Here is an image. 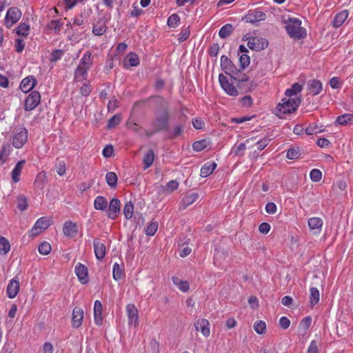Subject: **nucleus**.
<instances>
[{
    "label": "nucleus",
    "instance_id": "39",
    "mask_svg": "<svg viewBox=\"0 0 353 353\" xmlns=\"http://www.w3.org/2000/svg\"><path fill=\"white\" fill-rule=\"evenodd\" d=\"M336 122L340 125H346L348 123H353V114H345L339 116L336 119Z\"/></svg>",
    "mask_w": 353,
    "mask_h": 353
},
{
    "label": "nucleus",
    "instance_id": "5",
    "mask_svg": "<svg viewBox=\"0 0 353 353\" xmlns=\"http://www.w3.org/2000/svg\"><path fill=\"white\" fill-rule=\"evenodd\" d=\"M28 132L25 128L17 130L12 136V143L14 148H21L27 142Z\"/></svg>",
    "mask_w": 353,
    "mask_h": 353
},
{
    "label": "nucleus",
    "instance_id": "63",
    "mask_svg": "<svg viewBox=\"0 0 353 353\" xmlns=\"http://www.w3.org/2000/svg\"><path fill=\"white\" fill-rule=\"evenodd\" d=\"M241 103L243 107L248 108L252 105L253 101L250 95H247L241 98Z\"/></svg>",
    "mask_w": 353,
    "mask_h": 353
},
{
    "label": "nucleus",
    "instance_id": "30",
    "mask_svg": "<svg viewBox=\"0 0 353 353\" xmlns=\"http://www.w3.org/2000/svg\"><path fill=\"white\" fill-rule=\"evenodd\" d=\"M348 17V12L347 10H343L337 13L332 21V24L335 28L340 27Z\"/></svg>",
    "mask_w": 353,
    "mask_h": 353
},
{
    "label": "nucleus",
    "instance_id": "3",
    "mask_svg": "<svg viewBox=\"0 0 353 353\" xmlns=\"http://www.w3.org/2000/svg\"><path fill=\"white\" fill-rule=\"evenodd\" d=\"M300 103L301 99L298 97L284 98L278 104L276 114L279 118H283L285 114L295 112Z\"/></svg>",
    "mask_w": 353,
    "mask_h": 353
},
{
    "label": "nucleus",
    "instance_id": "60",
    "mask_svg": "<svg viewBox=\"0 0 353 353\" xmlns=\"http://www.w3.org/2000/svg\"><path fill=\"white\" fill-rule=\"evenodd\" d=\"M276 205L273 202H269L265 205V211L267 213L274 214L276 212Z\"/></svg>",
    "mask_w": 353,
    "mask_h": 353
},
{
    "label": "nucleus",
    "instance_id": "37",
    "mask_svg": "<svg viewBox=\"0 0 353 353\" xmlns=\"http://www.w3.org/2000/svg\"><path fill=\"white\" fill-rule=\"evenodd\" d=\"M319 291L316 288L312 287L310 290V302L311 305L314 306L319 301Z\"/></svg>",
    "mask_w": 353,
    "mask_h": 353
},
{
    "label": "nucleus",
    "instance_id": "6",
    "mask_svg": "<svg viewBox=\"0 0 353 353\" xmlns=\"http://www.w3.org/2000/svg\"><path fill=\"white\" fill-rule=\"evenodd\" d=\"M22 16L21 11L16 7L8 9L5 17V25L8 28H11L14 24L19 21Z\"/></svg>",
    "mask_w": 353,
    "mask_h": 353
},
{
    "label": "nucleus",
    "instance_id": "20",
    "mask_svg": "<svg viewBox=\"0 0 353 353\" xmlns=\"http://www.w3.org/2000/svg\"><path fill=\"white\" fill-rule=\"evenodd\" d=\"M36 82L37 80L33 76H29L21 81L20 88L23 92L27 93L35 86Z\"/></svg>",
    "mask_w": 353,
    "mask_h": 353
},
{
    "label": "nucleus",
    "instance_id": "7",
    "mask_svg": "<svg viewBox=\"0 0 353 353\" xmlns=\"http://www.w3.org/2000/svg\"><path fill=\"white\" fill-rule=\"evenodd\" d=\"M219 81L222 89L230 96L236 97L239 95V91L232 82H230L228 78L223 74L219 76Z\"/></svg>",
    "mask_w": 353,
    "mask_h": 353
},
{
    "label": "nucleus",
    "instance_id": "11",
    "mask_svg": "<svg viewBox=\"0 0 353 353\" xmlns=\"http://www.w3.org/2000/svg\"><path fill=\"white\" fill-rule=\"evenodd\" d=\"M126 312L128 318V325L137 327L139 324L138 310L134 304H128L126 306Z\"/></svg>",
    "mask_w": 353,
    "mask_h": 353
},
{
    "label": "nucleus",
    "instance_id": "46",
    "mask_svg": "<svg viewBox=\"0 0 353 353\" xmlns=\"http://www.w3.org/2000/svg\"><path fill=\"white\" fill-rule=\"evenodd\" d=\"M208 142L206 140L203 139L200 141H195L192 144V148L196 152H201L205 149L208 147Z\"/></svg>",
    "mask_w": 353,
    "mask_h": 353
},
{
    "label": "nucleus",
    "instance_id": "15",
    "mask_svg": "<svg viewBox=\"0 0 353 353\" xmlns=\"http://www.w3.org/2000/svg\"><path fill=\"white\" fill-rule=\"evenodd\" d=\"M84 312L82 308L75 307L72 311V324L75 328L79 327L83 322Z\"/></svg>",
    "mask_w": 353,
    "mask_h": 353
},
{
    "label": "nucleus",
    "instance_id": "25",
    "mask_svg": "<svg viewBox=\"0 0 353 353\" xmlns=\"http://www.w3.org/2000/svg\"><path fill=\"white\" fill-rule=\"evenodd\" d=\"M25 163V160L19 161L12 170L11 175L13 182L18 183L20 181V175Z\"/></svg>",
    "mask_w": 353,
    "mask_h": 353
},
{
    "label": "nucleus",
    "instance_id": "52",
    "mask_svg": "<svg viewBox=\"0 0 353 353\" xmlns=\"http://www.w3.org/2000/svg\"><path fill=\"white\" fill-rule=\"evenodd\" d=\"M180 21V17L177 14H172L168 19V26L170 27L174 28L179 25Z\"/></svg>",
    "mask_w": 353,
    "mask_h": 353
},
{
    "label": "nucleus",
    "instance_id": "57",
    "mask_svg": "<svg viewBox=\"0 0 353 353\" xmlns=\"http://www.w3.org/2000/svg\"><path fill=\"white\" fill-rule=\"evenodd\" d=\"M120 121H121L120 117L117 114L114 115L112 118H110L109 119L108 123V128H112L117 126V125H119Z\"/></svg>",
    "mask_w": 353,
    "mask_h": 353
},
{
    "label": "nucleus",
    "instance_id": "33",
    "mask_svg": "<svg viewBox=\"0 0 353 353\" xmlns=\"http://www.w3.org/2000/svg\"><path fill=\"white\" fill-rule=\"evenodd\" d=\"M108 206L107 199L102 196H97L94 201V207L97 210H105Z\"/></svg>",
    "mask_w": 353,
    "mask_h": 353
},
{
    "label": "nucleus",
    "instance_id": "28",
    "mask_svg": "<svg viewBox=\"0 0 353 353\" xmlns=\"http://www.w3.org/2000/svg\"><path fill=\"white\" fill-rule=\"evenodd\" d=\"M199 198L197 193H191L185 195L181 200L180 205L181 208L185 209L188 206L194 203Z\"/></svg>",
    "mask_w": 353,
    "mask_h": 353
},
{
    "label": "nucleus",
    "instance_id": "34",
    "mask_svg": "<svg viewBox=\"0 0 353 353\" xmlns=\"http://www.w3.org/2000/svg\"><path fill=\"white\" fill-rule=\"evenodd\" d=\"M154 153L152 150H148L143 157V163H144V169L146 170L149 168L154 163Z\"/></svg>",
    "mask_w": 353,
    "mask_h": 353
},
{
    "label": "nucleus",
    "instance_id": "54",
    "mask_svg": "<svg viewBox=\"0 0 353 353\" xmlns=\"http://www.w3.org/2000/svg\"><path fill=\"white\" fill-rule=\"evenodd\" d=\"M310 179L314 182H319L322 179V172L318 169H312L310 173Z\"/></svg>",
    "mask_w": 353,
    "mask_h": 353
},
{
    "label": "nucleus",
    "instance_id": "9",
    "mask_svg": "<svg viewBox=\"0 0 353 353\" xmlns=\"http://www.w3.org/2000/svg\"><path fill=\"white\" fill-rule=\"evenodd\" d=\"M50 225V220L46 217L39 218L32 229L29 231V235L30 236H36L46 230Z\"/></svg>",
    "mask_w": 353,
    "mask_h": 353
},
{
    "label": "nucleus",
    "instance_id": "22",
    "mask_svg": "<svg viewBox=\"0 0 353 353\" xmlns=\"http://www.w3.org/2000/svg\"><path fill=\"white\" fill-rule=\"evenodd\" d=\"M107 26L103 19H99L92 27V33L96 36L103 35L107 30Z\"/></svg>",
    "mask_w": 353,
    "mask_h": 353
},
{
    "label": "nucleus",
    "instance_id": "61",
    "mask_svg": "<svg viewBox=\"0 0 353 353\" xmlns=\"http://www.w3.org/2000/svg\"><path fill=\"white\" fill-rule=\"evenodd\" d=\"M143 12L142 9H141L136 3L132 5V9L130 12V14L132 17H137L141 14Z\"/></svg>",
    "mask_w": 353,
    "mask_h": 353
},
{
    "label": "nucleus",
    "instance_id": "21",
    "mask_svg": "<svg viewBox=\"0 0 353 353\" xmlns=\"http://www.w3.org/2000/svg\"><path fill=\"white\" fill-rule=\"evenodd\" d=\"M75 273L82 284L88 282V269L85 265L79 263L75 268Z\"/></svg>",
    "mask_w": 353,
    "mask_h": 353
},
{
    "label": "nucleus",
    "instance_id": "19",
    "mask_svg": "<svg viewBox=\"0 0 353 353\" xmlns=\"http://www.w3.org/2000/svg\"><path fill=\"white\" fill-rule=\"evenodd\" d=\"M323 223V220L319 217H312L307 221V224L310 230L313 231V233L315 234L320 233Z\"/></svg>",
    "mask_w": 353,
    "mask_h": 353
},
{
    "label": "nucleus",
    "instance_id": "41",
    "mask_svg": "<svg viewBox=\"0 0 353 353\" xmlns=\"http://www.w3.org/2000/svg\"><path fill=\"white\" fill-rule=\"evenodd\" d=\"M179 187V183L176 180L170 181L165 187H162L164 192L170 194Z\"/></svg>",
    "mask_w": 353,
    "mask_h": 353
},
{
    "label": "nucleus",
    "instance_id": "24",
    "mask_svg": "<svg viewBox=\"0 0 353 353\" xmlns=\"http://www.w3.org/2000/svg\"><path fill=\"white\" fill-rule=\"evenodd\" d=\"M63 232L65 236L73 237L78 232L77 225L72 221H67L64 223Z\"/></svg>",
    "mask_w": 353,
    "mask_h": 353
},
{
    "label": "nucleus",
    "instance_id": "32",
    "mask_svg": "<svg viewBox=\"0 0 353 353\" xmlns=\"http://www.w3.org/2000/svg\"><path fill=\"white\" fill-rule=\"evenodd\" d=\"M173 283L183 292H186L189 290L190 285L187 281H183L176 276L172 278Z\"/></svg>",
    "mask_w": 353,
    "mask_h": 353
},
{
    "label": "nucleus",
    "instance_id": "58",
    "mask_svg": "<svg viewBox=\"0 0 353 353\" xmlns=\"http://www.w3.org/2000/svg\"><path fill=\"white\" fill-rule=\"evenodd\" d=\"M92 91L91 85L90 83H84L80 88V93L83 97H88Z\"/></svg>",
    "mask_w": 353,
    "mask_h": 353
},
{
    "label": "nucleus",
    "instance_id": "48",
    "mask_svg": "<svg viewBox=\"0 0 353 353\" xmlns=\"http://www.w3.org/2000/svg\"><path fill=\"white\" fill-rule=\"evenodd\" d=\"M10 249L9 241L3 236H0V252L4 254H7Z\"/></svg>",
    "mask_w": 353,
    "mask_h": 353
},
{
    "label": "nucleus",
    "instance_id": "47",
    "mask_svg": "<svg viewBox=\"0 0 353 353\" xmlns=\"http://www.w3.org/2000/svg\"><path fill=\"white\" fill-rule=\"evenodd\" d=\"M134 205L131 202L127 203L123 208V214L127 219H130L133 216Z\"/></svg>",
    "mask_w": 353,
    "mask_h": 353
},
{
    "label": "nucleus",
    "instance_id": "12",
    "mask_svg": "<svg viewBox=\"0 0 353 353\" xmlns=\"http://www.w3.org/2000/svg\"><path fill=\"white\" fill-rule=\"evenodd\" d=\"M266 18L265 12L261 10H250L245 17L246 22L254 23L260 21H263Z\"/></svg>",
    "mask_w": 353,
    "mask_h": 353
},
{
    "label": "nucleus",
    "instance_id": "1",
    "mask_svg": "<svg viewBox=\"0 0 353 353\" xmlns=\"http://www.w3.org/2000/svg\"><path fill=\"white\" fill-rule=\"evenodd\" d=\"M169 112L164 110L155 115L154 119L151 123V128L148 130H145V133L148 137H151L154 134L162 131L168 130L169 128Z\"/></svg>",
    "mask_w": 353,
    "mask_h": 353
},
{
    "label": "nucleus",
    "instance_id": "26",
    "mask_svg": "<svg viewBox=\"0 0 353 353\" xmlns=\"http://www.w3.org/2000/svg\"><path fill=\"white\" fill-rule=\"evenodd\" d=\"M102 310L103 307L101 303L98 300L95 301L94 305V319L97 325H101L102 323Z\"/></svg>",
    "mask_w": 353,
    "mask_h": 353
},
{
    "label": "nucleus",
    "instance_id": "43",
    "mask_svg": "<svg viewBox=\"0 0 353 353\" xmlns=\"http://www.w3.org/2000/svg\"><path fill=\"white\" fill-rule=\"evenodd\" d=\"M113 278L116 281H119L123 275V268L118 263H115L113 265Z\"/></svg>",
    "mask_w": 353,
    "mask_h": 353
},
{
    "label": "nucleus",
    "instance_id": "42",
    "mask_svg": "<svg viewBox=\"0 0 353 353\" xmlns=\"http://www.w3.org/2000/svg\"><path fill=\"white\" fill-rule=\"evenodd\" d=\"M300 155L301 150L299 148L292 147L288 150L286 157L289 159H296L299 158Z\"/></svg>",
    "mask_w": 353,
    "mask_h": 353
},
{
    "label": "nucleus",
    "instance_id": "64",
    "mask_svg": "<svg viewBox=\"0 0 353 353\" xmlns=\"http://www.w3.org/2000/svg\"><path fill=\"white\" fill-rule=\"evenodd\" d=\"M317 342L315 340H312L307 350L306 353H318Z\"/></svg>",
    "mask_w": 353,
    "mask_h": 353
},
{
    "label": "nucleus",
    "instance_id": "8",
    "mask_svg": "<svg viewBox=\"0 0 353 353\" xmlns=\"http://www.w3.org/2000/svg\"><path fill=\"white\" fill-rule=\"evenodd\" d=\"M221 67L225 74L230 75L231 77H237L236 74H239V69L225 55L221 57Z\"/></svg>",
    "mask_w": 353,
    "mask_h": 353
},
{
    "label": "nucleus",
    "instance_id": "53",
    "mask_svg": "<svg viewBox=\"0 0 353 353\" xmlns=\"http://www.w3.org/2000/svg\"><path fill=\"white\" fill-rule=\"evenodd\" d=\"M157 222H151L149 223L145 228V233L148 236H153L158 229Z\"/></svg>",
    "mask_w": 353,
    "mask_h": 353
},
{
    "label": "nucleus",
    "instance_id": "62",
    "mask_svg": "<svg viewBox=\"0 0 353 353\" xmlns=\"http://www.w3.org/2000/svg\"><path fill=\"white\" fill-rule=\"evenodd\" d=\"M183 128L181 125H176L172 132L170 133V137L172 139L176 138L182 134Z\"/></svg>",
    "mask_w": 353,
    "mask_h": 353
},
{
    "label": "nucleus",
    "instance_id": "35",
    "mask_svg": "<svg viewBox=\"0 0 353 353\" xmlns=\"http://www.w3.org/2000/svg\"><path fill=\"white\" fill-rule=\"evenodd\" d=\"M302 89L303 86L301 84L295 83L292 84V85L290 88L285 90V94L286 97L291 98L292 97L295 96L296 95V94L300 92L302 90Z\"/></svg>",
    "mask_w": 353,
    "mask_h": 353
},
{
    "label": "nucleus",
    "instance_id": "31",
    "mask_svg": "<svg viewBox=\"0 0 353 353\" xmlns=\"http://www.w3.org/2000/svg\"><path fill=\"white\" fill-rule=\"evenodd\" d=\"M88 70H89L78 65L74 71V80L76 81H83L85 80L88 77Z\"/></svg>",
    "mask_w": 353,
    "mask_h": 353
},
{
    "label": "nucleus",
    "instance_id": "13",
    "mask_svg": "<svg viewBox=\"0 0 353 353\" xmlns=\"http://www.w3.org/2000/svg\"><path fill=\"white\" fill-rule=\"evenodd\" d=\"M19 290V281L17 277L11 279L7 286V295L10 299H14L17 295Z\"/></svg>",
    "mask_w": 353,
    "mask_h": 353
},
{
    "label": "nucleus",
    "instance_id": "45",
    "mask_svg": "<svg viewBox=\"0 0 353 353\" xmlns=\"http://www.w3.org/2000/svg\"><path fill=\"white\" fill-rule=\"evenodd\" d=\"M9 154V147L3 145L0 150V165H3L6 163Z\"/></svg>",
    "mask_w": 353,
    "mask_h": 353
},
{
    "label": "nucleus",
    "instance_id": "49",
    "mask_svg": "<svg viewBox=\"0 0 353 353\" xmlns=\"http://www.w3.org/2000/svg\"><path fill=\"white\" fill-rule=\"evenodd\" d=\"M28 207L27 198L23 195H19L17 197V208L21 211H24Z\"/></svg>",
    "mask_w": 353,
    "mask_h": 353
},
{
    "label": "nucleus",
    "instance_id": "18",
    "mask_svg": "<svg viewBox=\"0 0 353 353\" xmlns=\"http://www.w3.org/2000/svg\"><path fill=\"white\" fill-rule=\"evenodd\" d=\"M94 251L96 258L101 261L102 260L106 253V248L103 243L99 239L94 240Z\"/></svg>",
    "mask_w": 353,
    "mask_h": 353
},
{
    "label": "nucleus",
    "instance_id": "2",
    "mask_svg": "<svg viewBox=\"0 0 353 353\" xmlns=\"http://www.w3.org/2000/svg\"><path fill=\"white\" fill-rule=\"evenodd\" d=\"M285 28L289 36L294 39H300L306 37V30L301 27V21L297 18L289 17L284 20Z\"/></svg>",
    "mask_w": 353,
    "mask_h": 353
},
{
    "label": "nucleus",
    "instance_id": "23",
    "mask_svg": "<svg viewBox=\"0 0 353 353\" xmlns=\"http://www.w3.org/2000/svg\"><path fill=\"white\" fill-rule=\"evenodd\" d=\"M140 63L138 55L134 52H130L125 58L123 65L125 68L137 66Z\"/></svg>",
    "mask_w": 353,
    "mask_h": 353
},
{
    "label": "nucleus",
    "instance_id": "29",
    "mask_svg": "<svg viewBox=\"0 0 353 353\" xmlns=\"http://www.w3.org/2000/svg\"><path fill=\"white\" fill-rule=\"evenodd\" d=\"M216 168V163L214 162H208L204 164L201 168L200 175L202 177L210 176Z\"/></svg>",
    "mask_w": 353,
    "mask_h": 353
},
{
    "label": "nucleus",
    "instance_id": "38",
    "mask_svg": "<svg viewBox=\"0 0 353 353\" xmlns=\"http://www.w3.org/2000/svg\"><path fill=\"white\" fill-rule=\"evenodd\" d=\"M30 31V26L26 23H20L16 29V33L19 36L26 37Z\"/></svg>",
    "mask_w": 353,
    "mask_h": 353
},
{
    "label": "nucleus",
    "instance_id": "16",
    "mask_svg": "<svg viewBox=\"0 0 353 353\" xmlns=\"http://www.w3.org/2000/svg\"><path fill=\"white\" fill-rule=\"evenodd\" d=\"M307 89L311 95H318L322 91L323 85L319 80L312 79L307 81Z\"/></svg>",
    "mask_w": 353,
    "mask_h": 353
},
{
    "label": "nucleus",
    "instance_id": "17",
    "mask_svg": "<svg viewBox=\"0 0 353 353\" xmlns=\"http://www.w3.org/2000/svg\"><path fill=\"white\" fill-rule=\"evenodd\" d=\"M121 210V202L118 199H112L109 205L108 217L111 219H115Z\"/></svg>",
    "mask_w": 353,
    "mask_h": 353
},
{
    "label": "nucleus",
    "instance_id": "36",
    "mask_svg": "<svg viewBox=\"0 0 353 353\" xmlns=\"http://www.w3.org/2000/svg\"><path fill=\"white\" fill-rule=\"evenodd\" d=\"M234 28L232 24L227 23L221 27L219 32V36L221 39H225L233 32Z\"/></svg>",
    "mask_w": 353,
    "mask_h": 353
},
{
    "label": "nucleus",
    "instance_id": "10",
    "mask_svg": "<svg viewBox=\"0 0 353 353\" xmlns=\"http://www.w3.org/2000/svg\"><path fill=\"white\" fill-rule=\"evenodd\" d=\"M41 95L39 92L33 91L29 94L24 103V109L26 111L34 110L40 103Z\"/></svg>",
    "mask_w": 353,
    "mask_h": 353
},
{
    "label": "nucleus",
    "instance_id": "51",
    "mask_svg": "<svg viewBox=\"0 0 353 353\" xmlns=\"http://www.w3.org/2000/svg\"><path fill=\"white\" fill-rule=\"evenodd\" d=\"M323 130L316 124L311 123L305 128V133L308 135L321 132Z\"/></svg>",
    "mask_w": 353,
    "mask_h": 353
},
{
    "label": "nucleus",
    "instance_id": "40",
    "mask_svg": "<svg viewBox=\"0 0 353 353\" xmlns=\"http://www.w3.org/2000/svg\"><path fill=\"white\" fill-rule=\"evenodd\" d=\"M117 176L113 172H108L105 175V180L108 185L112 188L115 187L117 183Z\"/></svg>",
    "mask_w": 353,
    "mask_h": 353
},
{
    "label": "nucleus",
    "instance_id": "14",
    "mask_svg": "<svg viewBox=\"0 0 353 353\" xmlns=\"http://www.w3.org/2000/svg\"><path fill=\"white\" fill-rule=\"evenodd\" d=\"M194 326L196 330L201 331V334L205 336L208 337L210 336V323L205 319H199L194 323Z\"/></svg>",
    "mask_w": 353,
    "mask_h": 353
},
{
    "label": "nucleus",
    "instance_id": "27",
    "mask_svg": "<svg viewBox=\"0 0 353 353\" xmlns=\"http://www.w3.org/2000/svg\"><path fill=\"white\" fill-rule=\"evenodd\" d=\"M93 57L90 51H86L81 59L79 65L90 70L93 65Z\"/></svg>",
    "mask_w": 353,
    "mask_h": 353
},
{
    "label": "nucleus",
    "instance_id": "44",
    "mask_svg": "<svg viewBox=\"0 0 353 353\" xmlns=\"http://www.w3.org/2000/svg\"><path fill=\"white\" fill-rule=\"evenodd\" d=\"M254 330L259 334H263L266 330V323L263 321H257L254 324Z\"/></svg>",
    "mask_w": 353,
    "mask_h": 353
},
{
    "label": "nucleus",
    "instance_id": "56",
    "mask_svg": "<svg viewBox=\"0 0 353 353\" xmlns=\"http://www.w3.org/2000/svg\"><path fill=\"white\" fill-rule=\"evenodd\" d=\"M190 35V28L188 27L183 29L178 35V40L179 42H183L187 40Z\"/></svg>",
    "mask_w": 353,
    "mask_h": 353
},
{
    "label": "nucleus",
    "instance_id": "59",
    "mask_svg": "<svg viewBox=\"0 0 353 353\" xmlns=\"http://www.w3.org/2000/svg\"><path fill=\"white\" fill-rule=\"evenodd\" d=\"M246 145L245 143H240L236 149H232V152L236 156H242L245 150Z\"/></svg>",
    "mask_w": 353,
    "mask_h": 353
},
{
    "label": "nucleus",
    "instance_id": "55",
    "mask_svg": "<svg viewBox=\"0 0 353 353\" xmlns=\"http://www.w3.org/2000/svg\"><path fill=\"white\" fill-rule=\"evenodd\" d=\"M239 63L241 69L244 70L250 63V57L247 54H242L239 57Z\"/></svg>",
    "mask_w": 353,
    "mask_h": 353
},
{
    "label": "nucleus",
    "instance_id": "50",
    "mask_svg": "<svg viewBox=\"0 0 353 353\" xmlns=\"http://www.w3.org/2000/svg\"><path fill=\"white\" fill-rule=\"evenodd\" d=\"M39 252L42 255H47L51 251V245L49 243L44 241L39 245Z\"/></svg>",
    "mask_w": 353,
    "mask_h": 353
},
{
    "label": "nucleus",
    "instance_id": "4",
    "mask_svg": "<svg viewBox=\"0 0 353 353\" xmlns=\"http://www.w3.org/2000/svg\"><path fill=\"white\" fill-rule=\"evenodd\" d=\"M243 40L248 42V46L251 50L261 51L268 47V41L262 37H252L251 34L248 33L243 37Z\"/></svg>",
    "mask_w": 353,
    "mask_h": 353
}]
</instances>
